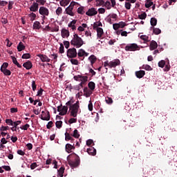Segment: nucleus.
I'll return each instance as SVG.
<instances>
[{"instance_id": "obj_1", "label": "nucleus", "mask_w": 177, "mask_h": 177, "mask_svg": "<svg viewBox=\"0 0 177 177\" xmlns=\"http://www.w3.org/2000/svg\"><path fill=\"white\" fill-rule=\"evenodd\" d=\"M85 42H84V40H82V38H81L80 36H78V34L75 33L73 35V38L71 41V44L73 46H75V48H81L82 45H84Z\"/></svg>"}, {"instance_id": "obj_2", "label": "nucleus", "mask_w": 177, "mask_h": 177, "mask_svg": "<svg viewBox=\"0 0 177 177\" xmlns=\"http://www.w3.org/2000/svg\"><path fill=\"white\" fill-rule=\"evenodd\" d=\"M80 109V101H77L76 103L73 104L72 106L69 107V110L71 111V117H73L75 118L78 114V110Z\"/></svg>"}, {"instance_id": "obj_3", "label": "nucleus", "mask_w": 177, "mask_h": 177, "mask_svg": "<svg viewBox=\"0 0 177 177\" xmlns=\"http://www.w3.org/2000/svg\"><path fill=\"white\" fill-rule=\"evenodd\" d=\"M66 56L69 59H75L77 56V49H75V48H68L67 50Z\"/></svg>"}, {"instance_id": "obj_4", "label": "nucleus", "mask_w": 177, "mask_h": 177, "mask_svg": "<svg viewBox=\"0 0 177 177\" xmlns=\"http://www.w3.org/2000/svg\"><path fill=\"white\" fill-rule=\"evenodd\" d=\"M124 49L127 52H135V50H139L140 48L136 44H130L126 46Z\"/></svg>"}, {"instance_id": "obj_5", "label": "nucleus", "mask_w": 177, "mask_h": 177, "mask_svg": "<svg viewBox=\"0 0 177 177\" xmlns=\"http://www.w3.org/2000/svg\"><path fill=\"white\" fill-rule=\"evenodd\" d=\"M80 156L78 155L75 154V161L69 160L68 164L71 168H77L78 165H80Z\"/></svg>"}, {"instance_id": "obj_6", "label": "nucleus", "mask_w": 177, "mask_h": 177, "mask_svg": "<svg viewBox=\"0 0 177 177\" xmlns=\"http://www.w3.org/2000/svg\"><path fill=\"white\" fill-rule=\"evenodd\" d=\"M41 120L43 121H49L50 120V113H49V111H41V114L40 115Z\"/></svg>"}, {"instance_id": "obj_7", "label": "nucleus", "mask_w": 177, "mask_h": 177, "mask_svg": "<svg viewBox=\"0 0 177 177\" xmlns=\"http://www.w3.org/2000/svg\"><path fill=\"white\" fill-rule=\"evenodd\" d=\"M73 80H75V81H77L80 82H88V76H83L81 75H75L73 77Z\"/></svg>"}, {"instance_id": "obj_8", "label": "nucleus", "mask_w": 177, "mask_h": 177, "mask_svg": "<svg viewBox=\"0 0 177 177\" xmlns=\"http://www.w3.org/2000/svg\"><path fill=\"white\" fill-rule=\"evenodd\" d=\"M39 13L41 16H49V9L45 6H41L39 9Z\"/></svg>"}, {"instance_id": "obj_9", "label": "nucleus", "mask_w": 177, "mask_h": 177, "mask_svg": "<svg viewBox=\"0 0 177 177\" xmlns=\"http://www.w3.org/2000/svg\"><path fill=\"white\" fill-rule=\"evenodd\" d=\"M86 16H95V15H97V10H96V8H91L88 10V11L86 12Z\"/></svg>"}, {"instance_id": "obj_10", "label": "nucleus", "mask_w": 177, "mask_h": 177, "mask_svg": "<svg viewBox=\"0 0 177 177\" xmlns=\"http://www.w3.org/2000/svg\"><path fill=\"white\" fill-rule=\"evenodd\" d=\"M37 57H39V59L44 63H45V62L49 63V62H50V59H49V57H48V56H46V55L39 54V55H37Z\"/></svg>"}, {"instance_id": "obj_11", "label": "nucleus", "mask_w": 177, "mask_h": 177, "mask_svg": "<svg viewBox=\"0 0 177 177\" xmlns=\"http://www.w3.org/2000/svg\"><path fill=\"white\" fill-rule=\"evenodd\" d=\"M120 64H121L120 59H115L109 62V68H113V67H117V66H120Z\"/></svg>"}, {"instance_id": "obj_12", "label": "nucleus", "mask_w": 177, "mask_h": 177, "mask_svg": "<svg viewBox=\"0 0 177 177\" xmlns=\"http://www.w3.org/2000/svg\"><path fill=\"white\" fill-rule=\"evenodd\" d=\"M86 84V82H81L79 84L73 86L74 91H81L84 88V85Z\"/></svg>"}, {"instance_id": "obj_13", "label": "nucleus", "mask_w": 177, "mask_h": 177, "mask_svg": "<svg viewBox=\"0 0 177 177\" xmlns=\"http://www.w3.org/2000/svg\"><path fill=\"white\" fill-rule=\"evenodd\" d=\"M29 9L30 12H38V9H39V4L33 2L32 5L30 7Z\"/></svg>"}, {"instance_id": "obj_14", "label": "nucleus", "mask_w": 177, "mask_h": 177, "mask_svg": "<svg viewBox=\"0 0 177 177\" xmlns=\"http://www.w3.org/2000/svg\"><path fill=\"white\" fill-rule=\"evenodd\" d=\"M83 92L84 96H85L86 97H89L93 93V91H91L90 88H88V87H84L83 88Z\"/></svg>"}, {"instance_id": "obj_15", "label": "nucleus", "mask_w": 177, "mask_h": 177, "mask_svg": "<svg viewBox=\"0 0 177 177\" xmlns=\"http://www.w3.org/2000/svg\"><path fill=\"white\" fill-rule=\"evenodd\" d=\"M61 35L62 38H68L70 37V32L68 30L63 28L61 31Z\"/></svg>"}, {"instance_id": "obj_16", "label": "nucleus", "mask_w": 177, "mask_h": 177, "mask_svg": "<svg viewBox=\"0 0 177 177\" xmlns=\"http://www.w3.org/2000/svg\"><path fill=\"white\" fill-rule=\"evenodd\" d=\"M74 8H72L71 6H68L66 9H65V12L66 13V15H68L69 16H75L74 12H73V10Z\"/></svg>"}, {"instance_id": "obj_17", "label": "nucleus", "mask_w": 177, "mask_h": 177, "mask_svg": "<svg viewBox=\"0 0 177 177\" xmlns=\"http://www.w3.org/2000/svg\"><path fill=\"white\" fill-rule=\"evenodd\" d=\"M146 74L145 71H138L136 72V76L137 78H143Z\"/></svg>"}, {"instance_id": "obj_18", "label": "nucleus", "mask_w": 177, "mask_h": 177, "mask_svg": "<svg viewBox=\"0 0 177 177\" xmlns=\"http://www.w3.org/2000/svg\"><path fill=\"white\" fill-rule=\"evenodd\" d=\"M158 46V44H157V42H156L154 40H152L149 46V49L150 50H154L155 49H157Z\"/></svg>"}, {"instance_id": "obj_19", "label": "nucleus", "mask_w": 177, "mask_h": 177, "mask_svg": "<svg viewBox=\"0 0 177 177\" xmlns=\"http://www.w3.org/2000/svg\"><path fill=\"white\" fill-rule=\"evenodd\" d=\"M76 23H77V20L73 19L72 21H71L68 24V26L69 27V28H72L73 31H74V30H77V27L75 26Z\"/></svg>"}, {"instance_id": "obj_20", "label": "nucleus", "mask_w": 177, "mask_h": 177, "mask_svg": "<svg viewBox=\"0 0 177 177\" xmlns=\"http://www.w3.org/2000/svg\"><path fill=\"white\" fill-rule=\"evenodd\" d=\"M23 67L26 68V70H31L32 68V63L30 61H27L26 62L24 63Z\"/></svg>"}, {"instance_id": "obj_21", "label": "nucleus", "mask_w": 177, "mask_h": 177, "mask_svg": "<svg viewBox=\"0 0 177 177\" xmlns=\"http://www.w3.org/2000/svg\"><path fill=\"white\" fill-rule=\"evenodd\" d=\"M88 60L91 62V65L93 66V64L96 63V60H97V58L96 57V56H95V55H92L88 57Z\"/></svg>"}, {"instance_id": "obj_22", "label": "nucleus", "mask_w": 177, "mask_h": 177, "mask_svg": "<svg viewBox=\"0 0 177 177\" xmlns=\"http://www.w3.org/2000/svg\"><path fill=\"white\" fill-rule=\"evenodd\" d=\"M67 111H68V107L67 106H62L59 115H66V114H67Z\"/></svg>"}, {"instance_id": "obj_23", "label": "nucleus", "mask_w": 177, "mask_h": 177, "mask_svg": "<svg viewBox=\"0 0 177 177\" xmlns=\"http://www.w3.org/2000/svg\"><path fill=\"white\" fill-rule=\"evenodd\" d=\"M87 153L89 156H96V149L93 147L87 149Z\"/></svg>"}, {"instance_id": "obj_24", "label": "nucleus", "mask_w": 177, "mask_h": 177, "mask_svg": "<svg viewBox=\"0 0 177 177\" xmlns=\"http://www.w3.org/2000/svg\"><path fill=\"white\" fill-rule=\"evenodd\" d=\"M65 140L66 142H68V140H71V143H73V141L74 140V138H73V136L70 134V133H65Z\"/></svg>"}, {"instance_id": "obj_25", "label": "nucleus", "mask_w": 177, "mask_h": 177, "mask_svg": "<svg viewBox=\"0 0 177 177\" xmlns=\"http://www.w3.org/2000/svg\"><path fill=\"white\" fill-rule=\"evenodd\" d=\"M65 149H66L67 153H70V151H71V150H74V149H75V147H74V144H73V145H72L71 144H66Z\"/></svg>"}, {"instance_id": "obj_26", "label": "nucleus", "mask_w": 177, "mask_h": 177, "mask_svg": "<svg viewBox=\"0 0 177 177\" xmlns=\"http://www.w3.org/2000/svg\"><path fill=\"white\" fill-rule=\"evenodd\" d=\"M88 88L91 92H93L95 91V88H96V84L93 82H90L88 84Z\"/></svg>"}, {"instance_id": "obj_27", "label": "nucleus", "mask_w": 177, "mask_h": 177, "mask_svg": "<svg viewBox=\"0 0 177 177\" xmlns=\"http://www.w3.org/2000/svg\"><path fill=\"white\" fill-rule=\"evenodd\" d=\"M26 49V46L23 44V42L20 41L17 46L18 52H21V50H24Z\"/></svg>"}, {"instance_id": "obj_28", "label": "nucleus", "mask_w": 177, "mask_h": 177, "mask_svg": "<svg viewBox=\"0 0 177 177\" xmlns=\"http://www.w3.org/2000/svg\"><path fill=\"white\" fill-rule=\"evenodd\" d=\"M11 59L12 60V63L15 64L19 68H21V65L17 62V59L15 57L11 56Z\"/></svg>"}, {"instance_id": "obj_29", "label": "nucleus", "mask_w": 177, "mask_h": 177, "mask_svg": "<svg viewBox=\"0 0 177 177\" xmlns=\"http://www.w3.org/2000/svg\"><path fill=\"white\" fill-rule=\"evenodd\" d=\"M103 28H97V38H100L103 35Z\"/></svg>"}, {"instance_id": "obj_30", "label": "nucleus", "mask_w": 177, "mask_h": 177, "mask_svg": "<svg viewBox=\"0 0 177 177\" xmlns=\"http://www.w3.org/2000/svg\"><path fill=\"white\" fill-rule=\"evenodd\" d=\"M84 53H85V50H84V49H82V48H80V49L78 50V53H77V56H78V57H84Z\"/></svg>"}, {"instance_id": "obj_31", "label": "nucleus", "mask_w": 177, "mask_h": 177, "mask_svg": "<svg viewBox=\"0 0 177 177\" xmlns=\"http://www.w3.org/2000/svg\"><path fill=\"white\" fill-rule=\"evenodd\" d=\"M33 27L36 30H39V28H41V23H39L38 21H35L33 24Z\"/></svg>"}, {"instance_id": "obj_32", "label": "nucleus", "mask_w": 177, "mask_h": 177, "mask_svg": "<svg viewBox=\"0 0 177 177\" xmlns=\"http://www.w3.org/2000/svg\"><path fill=\"white\" fill-rule=\"evenodd\" d=\"M71 136L75 138L76 139H78V138H80V133H78V130L75 129L73 133L71 134Z\"/></svg>"}, {"instance_id": "obj_33", "label": "nucleus", "mask_w": 177, "mask_h": 177, "mask_svg": "<svg viewBox=\"0 0 177 177\" xmlns=\"http://www.w3.org/2000/svg\"><path fill=\"white\" fill-rule=\"evenodd\" d=\"M55 126H56V128H57L58 129H60V128L63 127V122L62 120L57 121L55 122Z\"/></svg>"}, {"instance_id": "obj_34", "label": "nucleus", "mask_w": 177, "mask_h": 177, "mask_svg": "<svg viewBox=\"0 0 177 177\" xmlns=\"http://www.w3.org/2000/svg\"><path fill=\"white\" fill-rule=\"evenodd\" d=\"M146 17H147V14H146V12H143L138 15V19L140 20H145Z\"/></svg>"}, {"instance_id": "obj_35", "label": "nucleus", "mask_w": 177, "mask_h": 177, "mask_svg": "<svg viewBox=\"0 0 177 177\" xmlns=\"http://www.w3.org/2000/svg\"><path fill=\"white\" fill-rule=\"evenodd\" d=\"M29 17H30L31 21H34L35 19H37V15L34 12H31L30 14L28 15Z\"/></svg>"}, {"instance_id": "obj_36", "label": "nucleus", "mask_w": 177, "mask_h": 177, "mask_svg": "<svg viewBox=\"0 0 177 177\" xmlns=\"http://www.w3.org/2000/svg\"><path fill=\"white\" fill-rule=\"evenodd\" d=\"M55 12L57 16H60V15L63 13V8H62V7H58Z\"/></svg>"}, {"instance_id": "obj_37", "label": "nucleus", "mask_w": 177, "mask_h": 177, "mask_svg": "<svg viewBox=\"0 0 177 177\" xmlns=\"http://www.w3.org/2000/svg\"><path fill=\"white\" fill-rule=\"evenodd\" d=\"M1 73L4 74V75H11L12 72L9 69H3L1 71Z\"/></svg>"}, {"instance_id": "obj_38", "label": "nucleus", "mask_w": 177, "mask_h": 177, "mask_svg": "<svg viewBox=\"0 0 177 177\" xmlns=\"http://www.w3.org/2000/svg\"><path fill=\"white\" fill-rule=\"evenodd\" d=\"M105 102L107 104H113V98L110 97H106L105 98Z\"/></svg>"}, {"instance_id": "obj_39", "label": "nucleus", "mask_w": 177, "mask_h": 177, "mask_svg": "<svg viewBox=\"0 0 177 177\" xmlns=\"http://www.w3.org/2000/svg\"><path fill=\"white\" fill-rule=\"evenodd\" d=\"M8 66H9L8 63H7V62L3 63V64L1 65V71H3V70H6L8 68Z\"/></svg>"}, {"instance_id": "obj_40", "label": "nucleus", "mask_w": 177, "mask_h": 177, "mask_svg": "<svg viewBox=\"0 0 177 177\" xmlns=\"http://www.w3.org/2000/svg\"><path fill=\"white\" fill-rule=\"evenodd\" d=\"M151 26L154 27V26H157V19L153 17L151 19Z\"/></svg>"}, {"instance_id": "obj_41", "label": "nucleus", "mask_w": 177, "mask_h": 177, "mask_svg": "<svg viewBox=\"0 0 177 177\" xmlns=\"http://www.w3.org/2000/svg\"><path fill=\"white\" fill-rule=\"evenodd\" d=\"M58 174L60 177H63V174H64V167H60L59 169H58Z\"/></svg>"}, {"instance_id": "obj_42", "label": "nucleus", "mask_w": 177, "mask_h": 177, "mask_svg": "<svg viewBox=\"0 0 177 177\" xmlns=\"http://www.w3.org/2000/svg\"><path fill=\"white\" fill-rule=\"evenodd\" d=\"M77 13L79 15H84L85 13V11H84V7L81 6L77 8Z\"/></svg>"}, {"instance_id": "obj_43", "label": "nucleus", "mask_w": 177, "mask_h": 177, "mask_svg": "<svg viewBox=\"0 0 177 177\" xmlns=\"http://www.w3.org/2000/svg\"><path fill=\"white\" fill-rule=\"evenodd\" d=\"M153 33H155L156 35L161 34V29L158 28H153Z\"/></svg>"}, {"instance_id": "obj_44", "label": "nucleus", "mask_w": 177, "mask_h": 177, "mask_svg": "<svg viewBox=\"0 0 177 177\" xmlns=\"http://www.w3.org/2000/svg\"><path fill=\"white\" fill-rule=\"evenodd\" d=\"M35 3H38V5H41L42 6H44V5H45V3H46V1H45V0H36Z\"/></svg>"}, {"instance_id": "obj_45", "label": "nucleus", "mask_w": 177, "mask_h": 177, "mask_svg": "<svg viewBox=\"0 0 177 177\" xmlns=\"http://www.w3.org/2000/svg\"><path fill=\"white\" fill-rule=\"evenodd\" d=\"M71 63L74 66H78V64H80V62L77 61V59H71Z\"/></svg>"}, {"instance_id": "obj_46", "label": "nucleus", "mask_w": 177, "mask_h": 177, "mask_svg": "<svg viewBox=\"0 0 177 177\" xmlns=\"http://www.w3.org/2000/svg\"><path fill=\"white\" fill-rule=\"evenodd\" d=\"M104 5L106 8V9L108 10L111 9V3H110V1L105 2Z\"/></svg>"}, {"instance_id": "obj_47", "label": "nucleus", "mask_w": 177, "mask_h": 177, "mask_svg": "<svg viewBox=\"0 0 177 177\" xmlns=\"http://www.w3.org/2000/svg\"><path fill=\"white\" fill-rule=\"evenodd\" d=\"M96 3H97V6H102L104 5V0H97Z\"/></svg>"}, {"instance_id": "obj_48", "label": "nucleus", "mask_w": 177, "mask_h": 177, "mask_svg": "<svg viewBox=\"0 0 177 177\" xmlns=\"http://www.w3.org/2000/svg\"><path fill=\"white\" fill-rule=\"evenodd\" d=\"M88 109L89 111H93V104H92V101H89L88 105Z\"/></svg>"}, {"instance_id": "obj_49", "label": "nucleus", "mask_w": 177, "mask_h": 177, "mask_svg": "<svg viewBox=\"0 0 177 177\" xmlns=\"http://www.w3.org/2000/svg\"><path fill=\"white\" fill-rule=\"evenodd\" d=\"M131 6H132V5L131 4V3H129V1L125 2L124 8H126L127 10H131Z\"/></svg>"}, {"instance_id": "obj_50", "label": "nucleus", "mask_w": 177, "mask_h": 177, "mask_svg": "<svg viewBox=\"0 0 177 177\" xmlns=\"http://www.w3.org/2000/svg\"><path fill=\"white\" fill-rule=\"evenodd\" d=\"M144 70H147V71H151L152 68L150 65H143Z\"/></svg>"}, {"instance_id": "obj_51", "label": "nucleus", "mask_w": 177, "mask_h": 177, "mask_svg": "<svg viewBox=\"0 0 177 177\" xmlns=\"http://www.w3.org/2000/svg\"><path fill=\"white\" fill-rule=\"evenodd\" d=\"M15 4V1H10L8 3V10H10L13 8V5Z\"/></svg>"}, {"instance_id": "obj_52", "label": "nucleus", "mask_w": 177, "mask_h": 177, "mask_svg": "<svg viewBox=\"0 0 177 177\" xmlns=\"http://www.w3.org/2000/svg\"><path fill=\"white\" fill-rule=\"evenodd\" d=\"M59 53H64V45L63 44H60V47H59Z\"/></svg>"}, {"instance_id": "obj_53", "label": "nucleus", "mask_w": 177, "mask_h": 177, "mask_svg": "<svg viewBox=\"0 0 177 177\" xmlns=\"http://www.w3.org/2000/svg\"><path fill=\"white\" fill-rule=\"evenodd\" d=\"M140 38L145 41V42H149V37L147 35H141Z\"/></svg>"}, {"instance_id": "obj_54", "label": "nucleus", "mask_w": 177, "mask_h": 177, "mask_svg": "<svg viewBox=\"0 0 177 177\" xmlns=\"http://www.w3.org/2000/svg\"><path fill=\"white\" fill-rule=\"evenodd\" d=\"M30 57H31V55H30V53H25L21 57L22 59H30Z\"/></svg>"}, {"instance_id": "obj_55", "label": "nucleus", "mask_w": 177, "mask_h": 177, "mask_svg": "<svg viewBox=\"0 0 177 177\" xmlns=\"http://www.w3.org/2000/svg\"><path fill=\"white\" fill-rule=\"evenodd\" d=\"M159 67H161V68H163V67L165 66V61L161 60L158 62Z\"/></svg>"}, {"instance_id": "obj_56", "label": "nucleus", "mask_w": 177, "mask_h": 177, "mask_svg": "<svg viewBox=\"0 0 177 177\" xmlns=\"http://www.w3.org/2000/svg\"><path fill=\"white\" fill-rule=\"evenodd\" d=\"M74 100L73 99H71L69 101H68L66 103V106H70V107H71V106H73V103H74Z\"/></svg>"}, {"instance_id": "obj_57", "label": "nucleus", "mask_w": 177, "mask_h": 177, "mask_svg": "<svg viewBox=\"0 0 177 177\" xmlns=\"http://www.w3.org/2000/svg\"><path fill=\"white\" fill-rule=\"evenodd\" d=\"M53 127V122L52 121L48 122V123L46 125L47 129H50V128H52Z\"/></svg>"}, {"instance_id": "obj_58", "label": "nucleus", "mask_w": 177, "mask_h": 177, "mask_svg": "<svg viewBox=\"0 0 177 177\" xmlns=\"http://www.w3.org/2000/svg\"><path fill=\"white\" fill-rule=\"evenodd\" d=\"M6 123L8 124V125H11L13 127V121L12 120V119L6 120Z\"/></svg>"}, {"instance_id": "obj_59", "label": "nucleus", "mask_w": 177, "mask_h": 177, "mask_svg": "<svg viewBox=\"0 0 177 177\" xmlns=\"http://www.w3.org/2000/svg\"><path fill=\"white\" fill-rule=\"evenodd\" d=\"M149 3H145V8H147V9H149V8H150L151 6H153V1H148Z\"/></svg>"}, {"instance_id": "obj_60", "label": "nucleus", "mask_w": 177, "mask_h": 177, "mask_svg": "<svg viewBox=\"0 0 177 177\" xmlns=\"http://www.w3.org/2000/svg\"><path fill=\"white\" fill-rule=\"evenodd\" d=\"M64 45L66 49H68V48H70V41H64Z\"/></svg>"}, {"instance_id": "obj_61", "label": "nucleus", "mask_w": 177, "mask_h": 177, "mask_svg": "<svg viewBox=\"0 0 177 177\" xmlns=\"http://www.w3.org/2000/svg\"><path fill=\"white\" fill-rule=\"evenodd\" d=\"M32 89L34 91H35V90L37 89V84H35V80L32 81Z\"/></svg>"}, {"instance_id": "obj_62", "label": "nucleus", "mask_w": 177, "mask_h": 177, "mask_svg": "<svg viewBox=\"0 0 177 177\" xmlns=\"http://www.w3.org/2000/svg\"><path fill=\"white\" fill-rule=\"evenodd\" d=\"M38 167L37 162H33L30 165V169H35Z\"/></svg>"}, {"instance_id": "obj_63", "label": "nucleus", "mask_w": 177, "mask_h": 177, "mask_svg": "<svg viewBox=\"0 0 177 177\" xmlns=\"http://www.w3.org/2000/svg\"><path fill=\"white\" fill-rule=\"evenodd\" d=\"M68 122H69V124H74V123L77 122V118H72L68 120Z\"/></svg>"}, {"instance_id": "obj_64", "label": "nucleus", "mask_w": 177, "mask_h": 177, "mask_svg": "<svg viewBox=\"0 0 177 177\" xmlns=\"http://www.w3.org/2000/svg\"><path fill=\"white\" fill-rule=\"evenodd\" d=\"M6 5H8V1H0V6H6Z\"/></svg>"}]
</instances>
